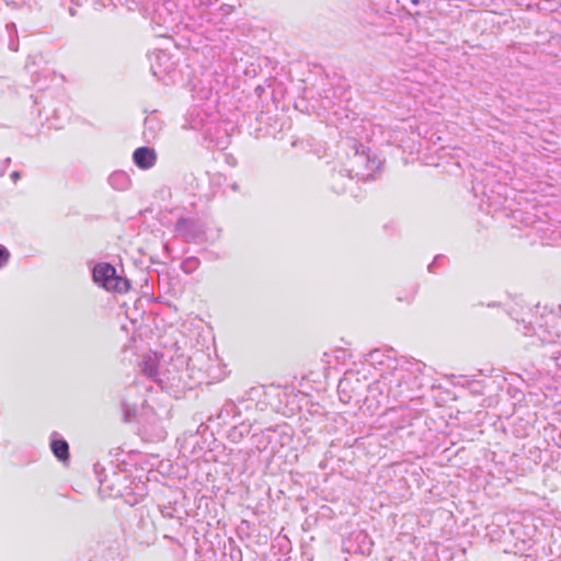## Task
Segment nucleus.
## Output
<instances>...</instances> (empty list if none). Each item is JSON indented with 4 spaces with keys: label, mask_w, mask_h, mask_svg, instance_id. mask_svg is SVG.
<instances>
[{
    "label": "nucleus",
    "mask_w": 561,
    "mask_h": 561,
    "mask_svg": "<svg viewBox=\"0 0 561 561\" xmlns=\"http://www.w3.org/2000/svg\"><path fill=\"white\" fill-rule=\"evenodd\" d=\"M9 256V252L4 248L0 247V267H2L8 262Z\"/></svg>",
    "instance_id": "20e7f679"
},
{
    "label": "nucleus",
    "mask_w": 561,
    "mask_h": 561,
    "mask_svg": "<svg viewBox=\"0 0 561 561\" xmlns=\"http://www.w3.org/2000/svg\"><path fill=\"white\" fill-rule=\"evenodd\" d=\"M50 447H51L54 455L59 460L65 461L69 458V445L66 440H64V439L53 440L50 444Z\"/></svg>",
    "instance_id": "7ed1b4c3"
},
{
    "label": "nucleus",
    "mask_w": 561,
    "mask_h": 561,
    "mask_svg": "<svg viewBox=\"0 0 561 561\" xmlns=\"http://www.w3.org/2000/svg\"><path fill=\"white\" fill-rule=\"evenodd\" d=\"M187 224H188V220H187V219H185V218H180V219L176 221V228H178V229L184 228Z\"/></svg>",
    "instance_id": "39448f33"
},
{
    "label": "nucleus",
    "mask_w": 561,
    "mask_h": 561,
    "mask_svg": "<svg viewBox=\"0 0 561 561\" xmlns=\"http://www.w3.org/2000/svg\"><path fill=\"white\" fill-rule=\"evenodd\" d=\"M133 160L138 168L147 170L156 164L157 153L152 148L140 147L134 151Z\"/></svg>",
    "instance_id": "f03ea898"
},
{
    "label": "nucleus",
    "mask_w": 561,
    "mask_h": 561,
    "mask_svg": "<svg viewBox=\"0 0 561 561\" xmlns=\"http://www.w3.org/2000/svg\"><path fill=\"white\" fill-rule=\"evenodd\" d=\"M93 279L108 291L126 294L130 283L116 274V270L107 263H100L93 268Z\"/></svg>",
    "instance_id": "f257e3e1"
}]
</instances>
